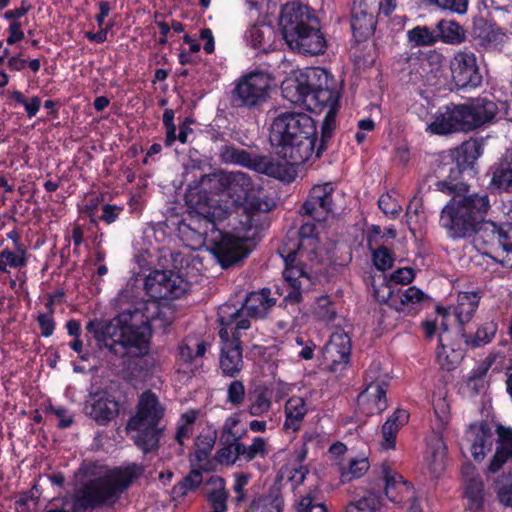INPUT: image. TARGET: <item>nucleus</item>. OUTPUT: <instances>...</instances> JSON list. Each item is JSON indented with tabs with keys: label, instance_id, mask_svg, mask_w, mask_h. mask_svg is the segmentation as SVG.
<instances>
[{
	"label": "nucleus",
	"instance_id": "f257e3e1",
	"mask_svg": "<svg viewBox=\"0 0 512 512\" xmlns=\"http://www.w3.org/2000/svg\"><path fill=\"white\" fill-rule=\"evenodd\" d=\"M158 310V303L149 301L146 304V314L139 309L124 311L106 324L89 322L86 329L93 333L99 346L106 347L126 362L131 363L136 359L145 358V361L154 365L153 357L149 356V323L155 319L154 313Z\"/></svg>",
	"mask_w": 512,
	"mask_h": 512
},
{
	"label": "nucleus",
	"instance_id": "f03ea898",
	"mask_svg": "<svg viewBox=\"0 0 512 512\" xmlns=\"http://www.w3.org/2000/svg\"><path fill=\"white\" fill-rule=\"evenodd\" d=\"M282 93L292 103H302L320 113L327 109L323 120V137H328L335 126V115L340 97L338 85L324 68L308 69L299 77L285 81Z\"/></svg>",
	"mask_w": 512,
	"mask_h": 512
},
{
	"label": "nucleus",
	"instance_id": "7ed1b4c3",
	"mask_svg": "<svg viewBox=\"0 0 512 512\" xmlns=\"http://www.w3.org/2000/svg\"><path fill=\"white\" fill-rule=\"evenodd\" d=\"M314 231L313 224H303L299 230V240L285 243L279 250L285 263L283 278L288 289L284 295L286 302L301 301L303 291L312 284L313 269L321 262L322 254Z\"/></svg>",
	"mask_w": 512,
	"mask_h": 512
},
{
	"label": "nucleus",
	"instance_id": "20e7f679",
	"mask_svg": "<svg viewBox=\"0 0 512 512\" xmlns=\"http://www.w3.org/2000/svg\"><path fill=\"white\" fill-rule=\"evenodd\" d=\"M269 138L288 163L303 164L314 153L316 124L306 113L281 112L272 120Z\"/></svg>",
	"mask_w": 512,
	"mask_h": 512
},
{
	"label": "nucleus",
	"instance_id": "39448f33",
	"mask_svg": "<svg viewBox=\"0 0 512 512\" xmlns=\"http://www.w3.org/2000/svg\"><path fill=\"white\" fill-rule=\"evenodd\" d=\"M187 204L192 216L211 225V233L207 235L209 250L222 267L232 266L248 255L249 250L244 240L249 236H231L215 229L216 222L224 219L226 214L215 200L209 198L206 193H198L195 196L190 195Z\"/></svg>",
	"mask_w": 512,
	"mask_h": 512
},
{
	"label": "nucleus",
	"instance_id": "423d86ee",
	"mask_svg": "<svg viewBox=\"0 0 512 512\" xmlns=\"http://www.w3.org/2000/svg\"><path fill=\"white\" fill-rule=\"evenodd\" d=\"M279 26L288 47L305 56L324 54L327 40L308 6L290 2L282 7Z\"/></svg>",
	"mask_w": 512,
	"mask_h": 512
},
{
	"label": "nucleus",
	"instance_id": "0eeeda50",
	"mask_svg": "<svg viewBox=\"0 0 512 512\" xmlns=\"http://www.w3.org/2000/svg\"><path fill=\"white\" fill-rule=\"evenodd\" d=\"M489 208L486 194L456 195L443 207L440 226L453 239L468 237L484 220Z\"/></svg>",
	"mask_w": 512,
	"mask_h": 512
},
{
	"label": "nucleus",
	"instance_id": "6e6552de",
	"mask_svg": "<svg viewBox=\"0 0 512 512\" xmlns=\"http://www.w3.org/2000/svg\"><path fill=\"white\" fill-rule=\"evenodd\" d=\"M142 473L137 465L115 472L111 477H99L88 481L76 492L74 510H86L115 500Z\"/></svg>",
	"mask_w": 512,
	"mask_h": 512
},
{
	"label": "nucleus",
	"instance_id": "1a4fd4ad",
	"mask_svg": "<svg viewBox=\"0 0 512 512\" xmlns=\"http://www.w3.org/2000/svg\"><path fill=\"white\" fill-rule=\"evenodd\" d=\"M270 290L264 288L247 295L245 302L239 308L234 304L225 303L218 310V321L221 335L227 337L231 329L247 330L250 328V318H263L275 305V299L270 297Z\"/></svg>",
	"mask_w": 512,
	"mask_h": 512
},
{
	"label": "nucleus",
	"instance_id": "9d476101",
	"mask_svg": "<svg viewBox=\"0 0 512 512\" xmlns=\"http://www.w3.org/2000/svg\"><path fill=\"white\" fill-rule=\"evenodd\" d=\"M220 182L231 195L237 196V201H242L246 214L244 225L247 231L257 227L256 216L272 209L273 204L263 195L260 187L252 183L246 173L240 171L222 173Z\"/></svg>",
	"mask_w": 512,
	"mask_h": 512
},
{
	"label": "nucleus",
	"instance_id": "9b49d317",
	"mask_svg": "<svg viewBox=\"0 0 512 512\" xmlns=\"http://www.w3.org/2000/svg\"><path fill=\"white\" fill-rule=\"evenodd\" d=\"M449 70L451 81L458 90L476 89L483 82L477 56L472 51H456L449 61Z\"/></svg>",
	"mask_w": 512,
	"mask_h": 512
},
{
	"label": "nucleus",
	"instance_id": "f8f14e48",
	"mask_svg": "<svg viewBox=\"0 0 512 512\" xmlns=\"http://www.w3.org/2000/svg\"><path fill=\"white\" fill-rule=\"evenodd\" d=\"M270 85L271 78L267 73H247L236 82L233 90L234 102L237 106H256L266 100Z\"/></svg>",
	"mask_w": 512,
	"mask_h": 512
},
{
	"label": "nucleus",
	"instance_id": "ddd939ff",
	"mask_svg": "<svg viewBox=\"0 0 512 512\" xmlns=\"http://www.w3.org/2000/svg\"><path fill=\"white\" fill-rule=\"evenodd\" d=\"M145 289L154 299L178 298L185 293L187 282L173 271L156 270L147 276Z\"/></svg>",
	"mask_w": 512,
	"mask_h": 512
},
{
	"label": "nucleus",
	"instance_id": "4468645a",
	"mask_svg": "<svg viewBox=\"0 0 512 512\" xmlns=\"http://www.w3.org/2000/svg\"><path fill=\"white\" fill-rule=\"evenodd\" d=\"M426 131L434 135L468 132L461 105L440 108L427 125Z\"/></svg>",
	"mask_w": 512,
	"mask_h": 512
},
{
	"label": "nucleus",
	"instance_id": "2eb2a0df",
	"mask_svg": "<svg viewBox=\"0 0 512 512\" xmlns=\"http://www.w3.org/2000/svg\"><path fill=\"white\" fill-rule=\"evenodd\" d=\"M240 332L239 329H231L227 337H224L221 335V329L219 330V337L222 342L220 367L226 376H236L243 366L239 341Z\"/></svg>",
	"mask_w": 512,
	"mask_h": 512
},
{
	"label": "nucleus",
	"instance_id": "dca6fc26",
	"mask_svg": "<svg viewBox=\"0 0 512 512\" xmlns=\"http://www.w3.org/2000/svg\"><path fill=\"white\" fill-rule=\"evenodd\" d=\"M333 191L334 187L330 182L315 185L303 204L304 213L317 222L325 221L331 212Z\"/></svg>",
	"mask_w": 512,
	"mask_h": 512
},
{
	"label": "nucleus",
	"instance_id": "f3484780",
	"mask_svg": "<svg viewBox=\"0 0 512 512\" xmlns=\"http://www.w3.org/2000/svg\"><path fill=\"white\" fill-rule=\"evenodd\" d=\"M164 408L151 391L144 392L139 399L136 414L128 421L127 428H142L144 425H159Z\"/></svg>",
	"mask_w": 512,
	"mask_h": 512
},
{
	"label": "nucleus",
	"instance_id": "a211bd4d",
	"mask_svg": "<svg viewBox=\"0 0 512 512\" xmlns=\"http://www.w3.org/2000/svg\"><path fill=\"white\" fill-rule=\"evenodd\" d=\"M376 6L364 3V0L352 1L351 29L358 40H364L373 34L376 25L374 17Z\"/></svg>",
	"mask_w": 512,
	"mask_h": 512
},
{
	"label": "nucleus",
	"instance_id": "6ab92c4d",
	"mask_svg": "<svg viewBox=\"0 0 512 512\" xmlns=\"http://www.w3.org/2000/svg\"><path fill=\"white\" fill-rule=\"evenodd\" d=\"M358 411L366 416L382 413L387 408L386 389L383 382L371 380L357 399Z\"/></svg>",
	"mask_w": 512,
	"mask_h": 512
},
{
	"label": "nucleus",
	"instance_id": "aec40b11",
	"mask_svg": "<svg viewBox=\"0 0 512 512\" xmlns=\"http://www.w3.org/2000/svg\"><path fill=\"white\" fill-rule=\"evenodd\" d=\"M462 448H467L476 461H482L492 447V434L484 423L471 424L463 437Z\"/></svg>",
	"mask_w": 512,
	"mask_h": 512
},
{
	"label": "nucleus",
	"instance_id": "412c9836",
	"mask_svg": "<svg viewBox=\"0 0 512 512\" xmlns=\"http://www.w3.org/2000/svg\"><path fill=\"white\" fill-rule=\"evenodd\" d=\"M461 106L468 132L490 122L497 114L496 104L485 98H478Z\"/></svg>",
	"mask_w": 512,
	"mask_h": 512
},
{
	"label": "nucleus",
	"instance_id": "4be33fe9",
	"mask_svg": "<svg viewBox=\"0 0 512 512\" xmlns=\"http://www.w3.org/2000/svg\"><path fill=\"white\" fill-rule=\"evenodd\" d=\"M385 495L394 503H406L412 500L414 491L410 484L403 480V477L391 470H384Z\"/></svg>",
	"mask_w": 512,
	"mask_h": 512
},
{
	"label": "nucleus",
	"instance_id": "5701e85b",
	"mask_svg": "<svg viewBox=\"0 0 512 512\" xmlns=\"http://www.w3.org/2000/svg\"><path fill=\"white\" fill-rule=\"evenodd\" d=\"M461 473L465 484L468 508L473 512H478L483 503V483L479 477L475 476L474 466L470 463L462 466Z\"/></svg>",
	"mask_w": 512,
	"mask_h": 512
},
{
	"label": "nucleus",
	"instance_id": "b1692460",
	"mask_svg": "<svg viewBox=\"0 0 512 512\" xmlns=\"http://www.w3.org/2000/svg\"><path fill=\"white\" fill-rule=\"evenodd\" d=\"M351 339L345 331L338 330L332 333L325 347V357L332 364H345L351 354Z\"/></svg>",
	"mask_w": 512,
	"mask_h": 512
},
{
	"label": "nucleus",
	"instance_id": "393cba45",
	"mask_svg": "<svg viewBox=\"0 0 512 512\" xmlns=\"http://www.w3.org/2000/svg\"><path fill=\"white\" fill-rule=\"evenodd\" d=\"M473 36L486 50L499 48L507 40L506 33L500 27L484 21L474 25Z\"/></svg>",
	"mask_w": 512,
	"mask_h": 512
},
{
	"label": "nucleus",
	"instance_id": "a878e982",
	"mask_svg": "<svg viewBox=\"0 0 512 512\" xmlns=\"http://www.w3.org/2000/svg\"><path fill=\"white\" fill-rule=\"evenodd\" d=\"M482 297L483 292L481 290L462 291L458 293L453 313L460 324L463 325L472 320Z\"/></svg>",
	"mask_w": 512,
	"mask_h": 512
},
{
	"label": "nucleus",
	"instance_id": "bb28decb",
	"mask_svg": "<svg viewBox=\"0 0 512 512\" xmlns=\"http://www.w3.org/2000/svg\"><path fill=\"white\" fill-rule=\"evenodd\" d=\"M206 348L207 344L204 341L193 337L186 338L178 347V365L187 368V372H192L191 366L204 356Z\"/></svg>",
	"mask_w": 512,
	"mask_h": 512
},
{
	"label": "nucleus",
	"instance_id": "cd10ccee",
	"mask_svg": "<svg viewBox=\"0 0 512 512\" xmlns=\"http://www.w3.org/2000/svg\"><path fill=\"white\" fill-rule=\"evenodd\" d=\"M306 458V450L300 449L294 452L289 461L281 469V474L291 483L292 489L298 488L303 484L308 469L302 463Z\"/></svg>",
	"mask_w": 512,
	"mask_h": 512
},
{
	"label": "nucleus",
	"instance_id": "c85d7f7f",
	"mask_svg": "<svg viewBox=\"0 0 512 512\" xmlns=\"http://www.w3.org/2000/svg\"><path fill=\"white\" fill-rule=\"evenodd\" d=\"M437 43L459 45L466 41V30L455 20L441 19L435 25Z\"/></svg>",
	"mask_w": 512,
	"mask_h": 512
},
{
	"label": "nucleus",
	"instance_id": "c756f323",
	"mask_svg": "<svg viewBox=\"0 0 512 512\" xmlns=\"http://www.w3.org/2000/svg\"><path fill=\"white\" fill-rule=\"evenodd\" d=\"M307 412L308 407L303 397H290L285 404L284 428L292 432L298 431Z\"/></svg>",
	"mask_w": 512,
	"mask_h": 512
},
{
	"label": "nucleus",
	"instance_id": "7c9ffc66",
	"mask_svg": "<svg viewBox=\"0 0 512 512\" xmlns=\"http://www.w3.org/2000/svg\"><path fill=\"white\" fill-rule=\"evenodd\" d=\"M127 430L135 432V435H133L134 443L144 453L158 449L163 431V428L159 425H144L142 428H127Z\"/></svg>",
	"mask_w": 512,
	"mask_h": 512
},
{
	"label": "nucleus",
	"instance_id": "2f4dec72",
	"mask_svg": "<svg viewBox=\"0 0 512 512\" xmlns=\"http://www.w3.org/2000/svg\"><path fill=\"white\" fill-rule=\"evenodd\" d=\"M288 165L296 166L297 164L288 163L284 158L283 162H280L268 157L255 156L251 169L276 179L285 180L288 176Z\"/></svg>",
	"mask_w": 512,
	"mask_h": 512
},
{
	"label": "nucleus",
	"instance_id": "473e14b6",
	"mask_svg": "<svg viewBox=\"0 0 512 512\" xmlns=\"http://www.w3.org/2000/svg\"><path fill=\"white\" fill-rule=\"evenodd\" d=\"M446 444L439 435L433 436L428 443L427 464L433 474L441 473L446 467Z\"/></svg>",
	"mask_w": 512,
	"mask_h": 512
},
{
	"label": "nucleus",
	"instance_id": "72a5a7b5",
	"mask_svg": "<svg viewBox=\"0 0 512 512\" xmlns=\"http://www.w3.org/2000/svg\"><path fill=\"white\" fill-rule=\"evenodd\" d=\"M118 411L117 401L107 396H101L91 404L89 415L98 423L105 424L116 417Z\"/></svg>",
	"mask_w": 512,
	"mask_h": 512
},
{
	"label": "nucleus",
	"instance_id": "f704fd0d",
	"mask_svg": "<svg viewBox=\"0 0 512 512\" xmlns=\"http://www.w3.org/2000/svg\"><path fill=\"white\" fill-rule=\"evenodd\" d=\"M498 331V323L495 320H487L477 328L474 334H464V342L471 348H480L493 341Z\"/></svg>",
	"mask_w": 512,
	"mask_h": 512
},
{
	"label": "nucleus",
	"instance_id": "c9c22d12",
	"mask_svg": "<svg viewBox=\"0 0 512 512\" xmlns=\"http://www.w3.org/2000/svg\"><path fill=\"white\" fill-rule=\"evenodd\" d=\"M439 347L437 349L436 357L439 365L447 370L451 371L460 363L463 354L459 349H455L446 342L444 335L439 334Z\"/></svg>",
	"mask_w": 512,
	"mask_h": 512
},
{
	"label": "nucleus",
	"instance_id": "e433bc0d",
	"mask_svg": "<svg viewBox=\"0 0 512 512\" xmlns=\"http://www.w3.org/2000/svg\"><path fill=\"white\" fill-rule=\"evenodd\" d=\"M499 437L501 446L497 449L489 465V471L493 473L499 471L509 457L512 458V429L506 428L501 430Z\"/></svg>",
	"mask_w": 512,
	"mask_h": 512
},
{
	"label": "nucleus",
	"instance_id": "4c0bfd02",
	"mask_svg": "<svg viewBox=\"0 0 512 512\" xmlns=\"http://www.w3.org/2000/svg\"><path fill=\"white\" fill-rule=\"evenodd\" d=\"M217 439V431L213 426H206L202 429L195 440V457L202 462L207 459L214 448Z\"/></svg>",
	"mask_w": 512,
	"mask_h": 512
},
{
	"label": "nucleus",
	"instance_id": "58836bf2",
	"mask_svg": "<svg viewBox=\"0 0 512 512\" xmlns=\"http://www.w3.org/2000/svg\"><path fill=\"white\" fill-rule=\"evenodd\" d=\"M383 505L380 493L367 491L358 500L346 506V512H378Z\"/></svg>",
	"mask_w": 512,
	"mask_h": 512
},
{
	"label": "nucleus",
	"instance_id": "ea45409f",
	"mask_svg": "<svg viewBox=\"0 0 512 512\" xmlns=\"http://www.w3.org/2000/svg\"><path fill=\"white\" fill-rule=\"evenodd\" d=\"M491 184L503 191L512 188V161L510 154L504 157L495 167Z\"/></svg>",
	"mask_w": 512,
	"mask_h": 512
},
{
	"label": "nucleus",
	"instance_id": "a19ab883",
	"mask_svg": "<svg viewBox=\"0 0 512 512\" xmlns=\"http://www.w3.org/2000/svg\"><path fill=\"white\" fill-rule=\"evenodd\" d=\"M370 468L367 457L361 456L351 458L347 467L340 469V480L342 483H348L364 476Z\"/></svg>",
	"mask_w": 512,
	"mask_h": 512
},
{
	"label": "nucleus",
	"instance_id": "79ce46f5",
	"mask_svg": "<svg viewBox=\"0 0 512 512\" xmlns=\"http://www.w3.org/2000/svg\"><path fill=\"white\" fill-rule=\"evenodd\" d=\"M213 487L212 491L208 494V499L211 502L213 512H225L227 510L228 492L225 489V481L223 478L215 476L209 481Z\"/></svg>",
	"mask_w": 512,
	"mask_h": 512
},
{
	"label": "nucleus",
	"instance_id": "37998d69",
	"mask_svg": "<svg viewBox=\"0 0 512 512\" xmlns=\"http://www.w3.org/2000/svg\"><path fill=\"white\" fill-rule=\"evenodd\" d=\"M221 161L225 164H235L251 169L254 157L247 151L231 145L222 146L219 152Z\"/></svg>",
	"mask_w": 512,
	"mask_h": 512
},
{
	"label": "nucleus",
	"instance_id": "c03bdc74",
	"mask_svg": "<svg viewBox=\"0 0 512 512\" xmlns=\"http://www.w3.org/2000/svg\"><path fill=\"white\" fill-rule=\"evenodd\" d=\"M503 358L504 357L500 353L489 354L472 370L468 379V385L478 392L480 388L484 387V383L482 382L483 377L498 359L502 361Z\"/></svg>",
	"mask_w": 512,
	"mask_h": 512
},
{
	"label": "nucleus",
	"instance_id": "a18cd8bd",
	"mask_svg": "<svg viewBox=\"0 0 512 512\" xmlns=\"http://www.w3.org/2000/svg\"><path fill=\"white\" fill-rule=\"evenodd\" d=\"M407 40L412 47L433 46L437 43L436 31L419 25L407 31Z\"/></svg>",
	"mask_w": 512,
	"mask_h": 512
},
{
	"label": "nucleus",
	"instance_id": "49530a36",
	"mask_svg": "<svg viewBox=\"0 0 512 512\" xmlns=\"http://www.w3.org/2000/svg\"><path fill=\"white\" fill-rule=\"evenodd\" d=\"M237 451L248 462L256 457L265 458L269 453V446L265 438L255 437L250 445L237 442Z\"/></svg>",
	"mask_w": 512,
	"mask_h": 512
},
{
	"label": "nucleus",
	"instance_id": "de8ad7c7",
	"mask_svg": "<svg viewBox=\"0 0 512 512\" xmlns=\"http://www.w3.org/2000/svg\"><path fill=\"white\" fill-rule=\"evenodd\" d=\"M273 30L268 25H253L245 34L246 42L254 49H265L271 39Z\"/></svg>",
	"mask_w": 512,
	"mask_h": 512
},
{
	"label": "nucleus",
	"instance_id": "09e8293b",
	"mask_svg": "<svg viewBox=\"0 0 512 512\" xmlns=\"http://www.w3.org/2000/svg\"><path fill=\"white\" fill-rule=\"evenodd\" d=\"M313 316L326 325L334 323L338 318L337 311L327 296L317 299L313 308Z\"/></svg>",
	"mask_w": 512,
	"mask_h": 512
},
{
	"label": "nucleus",
	"instance_id": "8fccbe9b",
	"mask_svg": "<svg viewBox=\"0 0 512 512\" xmlns=\"http://www.w3.org/2000/svg\"><path fill=\"white\" fill-rule=\"evenodd\" d=\"M426 295L417 287L411 286L399 294V311L411 310L418 308L425 300Z\"/></svg>",
	"mask_w": 512,
	"mask_h": 512
},
{
	"label": "nucleus",
	"instance_id": "3c124183",
	"mask_svg": "<svg viewBox=\"0 0 512 512\" xmlns=\"http://www.w3.org/2000/svg\"><path fill=\"white\" fill-rule=\"evenodd\" d=\"M199 412L194 409H190L183 413L180 418V424L175 434V440L180 445L184 444V441L189 439L193 433V425L198 418Z\"/></svg>",
	"mask_w": 512,
	"mask_h": 512
},
{
	"label": "nucleus",
	"instance_id": "603ef678",
	"mask_svg": "<svg viewBox=\"0 0 512 512\" xmlns=\"http://www.w3.org/2000/svg\"><path fill=\"white\" fill-rule=\"evenodd\" d=\"M271 406L270 393L266 389H259L251 400L248 411L252 416H262L270 411Z\"/></svg>",
	"mask_w": 512,
	"mask_h": 512
},
{
	"label": "nucleus",
	"instance_id": "864d4df0",
	"mask_svg": "<svg viewBox=\"0 0 512 512\" xmlns=\"http://www.w3.org/2000/svg\"><path fill=\"white\" fill-rule=\"evenodd\" d=\"M425 5L436 6L440 10L464 15L468 9V0H420Z\"/></svg>",
	"mask_w": 512,
	"mask_h": 512
},
{
	"label": "nucleus",
	"instance_id": "5fc2aeb1",
	"mask_svg": "<svg viewBox=\"0 0 512 512\" xmlns=\"http://www.w3.org/2000/svg\"><path fill=\"white\" fill-rule=\"evenodd\" d=\"M2 258L11 268L24 267L28 260V254L25 247L21 243H16L15 250L4 249L1 252Z\"/></svg>",
	"mask_w": 512,
	"mask_h": 512
},
{
	"label": "nucleus",
	"instance_id": "6e6d98bb",
	"mask_svg": "<svg viewBox=\"0 0 512 512\" xmlns=\"http://www.w3.org/2000/svg\"><path fill=\"white\" fill-rule=\"evenodd\" d=\"M203 482L202 472L194 469L187 476H185L181 482L174 487L175 493L184 496L189 492L194 491Z\"/></svg>",
	"mask_w": 512,
	"mask_h": 512
},
{
	"label": "nucleus",
	"instance_id": "4d7b16f0",
	"mask_svg": "<svg viewBox=\"0 0 512 512\" xmlns=\"http://www.w3.org/2000/svg\"><path fill=\"white\" fill-rule=\"evenodd\" d=\"M444 55L437 50H430L425 54L422 63V69L429 70L433 74V78H437L444 67Z\"/></svg>",
	"mask_w": 512,
	"mask_h": 512
},
{
	"label": "nucleus",
	"instance_id": "13d9d810",
	"mask_svg": "<svg viewBox=\"0 0 512 512\" xmlns=\"http://www.w3.org/2000/svg\"><path fill=\"white\" fill-rule=\"evenodd\" d=\"M498 243L504 254L501 263L512 267V226L500 230Z\"/></svg>",
	"mask_w": 512,
	"mask_h": 512
},
{
	"label": "nucleus",
	"instance_id": "bf43d9fd",
	"mask_svg": "<svg viewBox=\"0 0 512 512\" xmlns=\"http://www.w3.org/2000/svg\"><path fill=\"white\" fill-rule=\"evenodd\" d=\"M372 250L373 261L377 269L385 271L393 265V255L385 247L374 248Z\"/></svg>",
	"mask_w": 512,
	"mask_h": 512
},
{
	"label": "nucleus",
	"instance_id": "052dcab7",
	"mask_svg": "<svg viewBox=\"0 0 512 512\" xmlns=\"http://www.w3.org/2000/svg\"><path fill=\"white\" fill-rule=\"evenodd\" d=\"M12 98L19 104L23 105L26 112H27V115L31 118V117H34L39 109H40V106H41V99L37 96H34L30 99H27L25 98V96L19 92V91H14L12 93Z\"/></svg>",
	"mask_w": 512,
	"mask_h": 512
},
{
	"label": "nucleus",
	"instance_id": "680f3d73",
	"mask_svg": "<svg viewBox=\"0 0 512 512\" xmlns=\"http://www.w3.org/2000/svg\"><path fill=\"white\" fill-rule=\"evenodd\" d=\"M245 399V387L242 381L234 380L227 388V402L233 406H239Z\"/></svg>",
	"mask_w": 512,
	"mask_h": 512
},
{
	"label": "nucleus",
	"instance_id": "e2e57ef3",
	"mask_svg": "<svg viewBox=\"0 0 512 512\" xmlns=\"http://www.w3.org/2000/svg\"><path fill=\"white\" fill-rule=\"evenodd\" d=\"M378 206L382 212L390 217H396L402 207L391 194H383L378 200Z\"/></svg>",
	"mask_w": 512,
	"mask_h": 512
},
{
	"label": "nucleus",
	"instance_id": "0e129e2a",
	"mask_svg": "<svg viewBox=\"0 0 512 512\" xmlns=\"http://www.w3.org/2000/svg\"><path fill=\"white\" fill-rule=\"evenodd\" d=\"M240 458H242V456L241 453L237 451V442L221 448L216 454V460L222 465H232Z\"/></svg>",
	"mask_w": 512,
	"mask_h": 512
},
{
	"label": "nucleus",
	"instance_id": "69168bd1",
	"mask_svg": "<svg viewBox=\"0 0 512 512\" xmlns=\"http://www.w3.org/2000/svg\"><path fill=\"white\" fill-rule=\"evenodd\" d=\"M250 480V474L244 472H237L234 474L233 491L236 494V501L242 502L246 500L247 494L245 487L248 485Z\"/></svg>",
	"mask_w": 512,
	"mask_h": 512
},
{
	"label": "nucleus",
	"instance_id": "338daca9",
	"mask_svg": "<svg viewBox=\"0 0 512 512\" xmlns=\"http://www.w3.org/2000/svg\"><path fill=\"white\" fill-rule=\"evenodd\" d=\"M297 508L299 512H327L326 507L322 503L315 502L311 493L300 495Z\"/></svg>",
	"mask_w": 512,
	"mask_h": 512
},
{
	"label": "nucleus",
	"instance_id": "774afa93",
	"mask_svg": "<svg viewBox=\"0 0 512 512\" xmlns=\"http://www.w3.org/2000/svg\"><path fill=\"white\" fill-rule=\"evenodd\" d=\"M465 157L469 164L474 162L481 155V146L475 140L464 142L458 150Z\"/></svg>",
	"mask_w": 512,
	"mask_h": 512
}]
</instances>
